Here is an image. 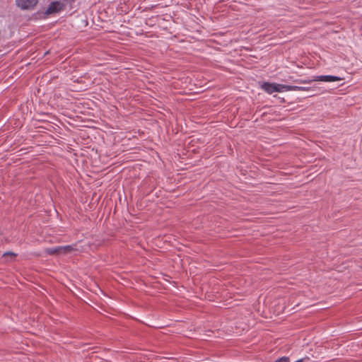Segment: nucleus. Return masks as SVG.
Masks as SVG:
<instances>
[{
	"label": "nucleus",
	"instance_id": "obj_1",
	"mask_svg": "<svg viewBox=\"0 0 362 362\" xmlns=\"http://www.w3.org/2000/svg\"><path fill=\"white\" fill-rule=\"evenodd\" d=\"M262 88L269 94H272L274 92H285L291 90H308V88L305 87L296 86H288L275 83L265 82L262 85Z\"/></svg>",
	"mask_w": 362,
	"mask_h": 362
},
{
	"label": "nucleus",
	"instance_id": "obj_2",
	"mask_svg": "<svg viewBox=\"0 0 362 362\" xmlns=\"http://www.w3.org/2000/svg\"><path fill=\"white\" fill-rule=\"evenodd\" d=\"M342 78H341L338 76H329V75L317 76H315L312 80L300 81V83H310L312 81L334 82V81H339Z\"/></svg>",
	"mask_w": 362,
	"mask_h": 362
},
{
	"label": "nucleus",
	"instance_id": "obj_3",
	"mask_svg": "<svg viewBox=\"0 0 362 362\" xmlns=\"http://www.w3.org/2000/svg\"><path fill=\"white\" fill-rule=\"evenodd\" d=\"M18 7L23 10H32L37 5L38 0H16Z\"/></svg>",
	"mask_w": 362,
	"mask_h": 362
},
{
	"label": "nucleus",
	"instance_id": "obj_4",
	"mask_svg": "<svg viewBox=\"0 0 362 362\" xmlns=\"http://www.w3.org/2000/svg\"><path fill=\"white\" fill-rule=\"evenodd\" d=\"M64 7V5L62 2L53 1L49 5L45 13L46 14H52V13H59V11L63 10Z\"/></svg>",
	"mask_w": 362,
	"mask_h": 362
},
{
	"label": "nucleus",
	"instance_id": "obj_5",
	"mask_svg": "<svg viewBox=\"0 0 362 362\" xmlns=\"http://www.w3.org/2000/svg\"><path fill=\"white\" fill-rule=\"evenodd\" d=\"M60 255L68 254L75 250L71 245L59 246Z\"/></svg>",
	"mask_w": 362,
	"mask_h": 362
},
{
	"label": "nucleus",
	"instance_id": "obj_6",
	"mask_svg": "<svg viewBox=\"0 0 362 362\" xmlns=\"http://www.w3.org/2000/svg\"><path fill=\"white\" fill-rule=\"evenodd\" d=\"M47 252L49 255H60L59 246L48 248Z\"/></svg>",
	"mask_w": 362,
	"mask_h": 362
},
{
	"label": "nucleus",
	"instance_id": "obj_7",
	"mask_svg": "<svg viewBox=\"0 0 362 362\" xmlns=\"http://www.w3.org/2000/svg\"><path fill=\"white\" fill-rule=\"evenodd\" d=\"M7 256H10L11 257H15L16 255L13 252H7L4 254V257H7Z\"/></svg>",
	"mask_w": 362,
	"mask_h": 362
},
{
	"label": "nucleus",
	"instance_id": "obj_8",
	"mask_svg": "<svg viewBox=\"0 0 362 362\" xmlns=\"http://www.w3.org/2000/svg\"><path fill=\"white\" fill-rule=\"evenodd\" d=\"M278 362H289V358L288 357H282L281 358Z\"/></svg>",
	"mask_w": 362,
	"mask_h": 362
},
{
	"label": "nucleus",
	"instance_id": "obj_9",
	"mask_svg": "<svg viewBox=\"0 0 362 362\" xmlns=\"http://www.w3.org/2000/svg\"><path fill=\"white\" fill-rule=\"evenodd\" d=\"M305 358H300L297 360L296 362H305Z\"/></svg>",
	"mask_w": 362,
	"mask_h": 362
}]
</instances>
